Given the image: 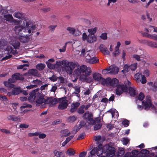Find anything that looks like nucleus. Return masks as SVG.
Here are the masks:
<instances>
[{
  "instance_id": "nucleus-1",
  "label": "nucleus",
  "mask_w": 157,
  "mask_h": 157,
  "mask_svg": "<svg viewBox=\"0 0 157 157\" xmlns=\"http://www.w3.org/2000/svg\"><path fill=\"white\" fill-rule=\"evenodd\" d=\"M124 84H119L117 86L116 89V94L117 95L120 96L123 92H127L128 91V88L131 83L128 80L124 81Z\"/></svg>"
},
{
  "instance_id": "nucleus-2",
  "label": "nucleus",
  "mask_w": 157,
  "mask_h": 157,
  "mask_svg": "<svg viewBox=\"0 0 157 157\" xmlns=\"http://www.w3.org/2000/svg\"><path fill=\"white\" fill-rule=\"evenodd\" d=\"M20 34L19 38L21 42L26 43L29 40V36L31 34L32 30H19Z\"/></svg>"
},
{
  "instance_id": "nucleus-3",
  "label": "nucleus",
  "mask_w": 157,
  "mask_h": 157,
  "mask_svg": "<svg viewBox=\"0 0 157 157\" xmlns=\"http://www.w3.org/2000/svg\"><path fill=\"white\" fill-rule=\"evenodd\" d=\"M40 29L43 28L42 27H40V25H38L35 23L33 22L28 18L24 19V25L23 29Z\"/></svg>"
},
{
  "instance_id": "nucleus-4",
  "label": "nucleus",
  "mask_w": 157,
  "mask_h": 157,
  "mask_svg": "<svg viewBox=\"0 0 157 157\" xmlns=\"http://www.w3.org/2000/svg\"><path fill=\"white\" fill-rule=\"evenodd\" d=\"M142 103L144 109L145 110H148L150 108L153 109H155V107L152 104L151 98L149 96H146L145 100L143 101Z\"/></svg>"
},
{
  "instance_id": "nucleus-5",
  "label": "nucleus",
  "mask_w": 157,
  "mask_h": 157,
  "mask_svg": "<svg viewBox=\"0 0 157 157\" xmlns=\"http://www.w3.org/2000/svg\"><path fill=\"white\" fill-rule=\"evenodd\" d=\"M145 30V32L142 31L140 32L144 36L157 40V34L153 33H157V30H153L152 32H151V30L150 31L149 30Z\"/></svg>"
},
{
  "instance_id": "nucleus-6",
  "label": "nucleus",
  "mask_w": 157,
  "mask_h": 157,
  "mask_svg": "<svg viewBox=\"0 0 157 157\" xmlns=\"http://www.w3.org/2000/svg\"><path fill=\"white\" fill-rule=\"evenodd\" d=\"M58 101H59L58 108L60 110H63L66 109L68 106V101L66 99V97H64L58 98Z\"/></svg>"
},
{
  "instance_id": "nucleus-7",
  "label": "nucleus",
  "mask_w": 157,
  "mask_h": 157,
  "mask_svg": "<svg viewBox=\"0 0 157 157\" xmlns=\"http://www.w3.org/2000/svg\"><path fill=\"white\" fill-rule=\"evenodd\" d=\"M65 69L66 72L70 75L72 73L73 70L75 67V65L72 62H66L64 63Z\"/></svg>"
},
{
  "instance_id": "nucleus-8",
  "label": "nucleus",
  "mask_w": 157,
  "mask_h": 157,
  "mask_svg": "<svg viewBox=\"0 0 157 157\" xmlns=\"http://www.w3.org/2000/svg\"><path fill=\"white\" fill-rule=\"evenodd\" d=\"M105 84L108 85L113 87H116L119 84L118 80L116 78H113L111 79L110 78H107L104 80Z\"/></svg>"
},
{
  "instance_id": "nucleus-9",
  "label": "nucleus",
  "mask_w": 157,
  "mask_h": 157,
  "mask_svg": "<svg viewBox=\"0 0 157 157\" xmlns=\"http://www.w3.org/2000/svg\"><path fill=\"white\" fill-rule=\"evenodd\" d=\"M103 148L106 149L105 152L106 153L108 156L111 157L115 154V149L114 147L107 145H105Z\"/></svg>"
},
{
  "instance_id": "nucleus-10",
  "label": "nucleus",
  "mask_w": 157,
  "mask_h": 157,
  "mask_svg": "<svg viewBox=\"0 0 157 157\" xmlns=\"http://www.w3.org/2000/svg\"><path fill=\"white\" fill-rule=\"evenodd\" d=\"M93 115L91 113L86 112L83 114L82 117L86 122L89 124L94 122V119L93 118Z\"/></svg>"
},
{
  "instance_id": "nucleus-11",
  "label": "nucleus",
  "mask_w": 157,
  "mask_h": 157,
  "mask_svg": "<svg viewBox=\"0 0 157 157\" xmlns=\"http://www.w3.org/2000/svg\"><path fill=\"white\" fill-rule=\"evenodd\" d=\"M13 25H15V28L16 29L20 28L22 29H23L24 25V19L23 20H18L14 19L12 23Z\"/></svg>"
},
{
  "instance_id": "nucleus-12",
  "label": "nucleus",
  "mask_w": 157,
  "mask_h": 157,
  "mask_svg": "<svg viewBox=\"0 0 157 157\" xmlns=\"http://www.w3.org/2000/svg\"><path fill=\"white\" fill-rule=\"evenodd\" d=\"M90 33L88 36L87 42L90 43H92L96 41V37L94 34L96 32V30H88Z\"/></svg>"
},
{
  "instance_id": "nucleus-13",
  "label": "nucleus",
  "mask_w": 157,
  "mask_h": 157,
  "mask_svg": "<svg viewBox=\"0 0 157 157\" xmlns=\"http://www.w3.org/2000/svg\"><path fill=\"white\" fill-rule=\"evenodd\" d=\"M102 145H100L98 146V147L99 148L98 149L97 147H94L93 149L90 152V154L92 156L95 155V154L98 156H100L101 155L103 152V149L101 147H100V146H101Z\"/></svg>"
},
{
  "instance_id": "nucleus-14",
  "label": "nucleus",
  "mask_w": 157,
  "mask_h": 157,
  "mask_svg": "<svg viewBox=\"0 0 157 157\" xmlns=\"http://www.w3.org/2000/svg\"><path fill=\"white\" fill-rule=\"evenodd\" d=\"M79 69L81 73L87 74V75H90L91 70L90 67H87L86 65H83L80 66Z\"/></svg>"
},
{
  "instance_id": "nucleus-15",
  "label": "nucleus",
  "mask_w": 157,
  "mask_h": 157,
  "mask_svg": "<svg viewBox=\"0 0 157 157\" xmlns=\"http://www.w3.org/2000/svg\"><path fill=\"white\" fill-rule=\"evenodd\" d=\"M44 100L45 99L41 94L37 92L35 96L34 101L37 104H41L44 102Z\"/></svg>"
},
{
  "instance_id": "nucleus-16",
  "label": "nucleus",
  "mask_w": 157,
  "mask_h": 157,
  "mask_svg": "<svg viewBox=\"0 0 157 157\" xmlns=\"http://www.w3.org/2000/svg\"><path fill=\"white\" fill-rule=\"evenodd\" d=\"M93 78L95 80L100 82L102 84H105V82H104V80H105V79L102 77V75L101 74L98 73H95L93 75Z\"/></svg>"
},
{
  "instance_id": "nucleus-17",
  "label": "nucleus",
  "mask_w": 157,
  "mask_h": 157,
  "mask_svg": "<svg viewBox=\"0 0 157 157\" xmlns=\"http://www.w3.org/2000/svg\"><path fill=\"white\" fill-rule=\"evenodd\" d=\"M38 89H36L33 90L29 94V96L27 99L29 101H33L35 99V96L38 91Z\"/></svg>"
},
{
  "instance_id": "nucleus-18",
  "label": "nucleus",
  "mask_w": 157,
  "mask_h": 157,
  "mask_svg": "<svg viewBox=\"0 0 157 157\" xmlns=\"http://www.w3.org/2000/svg\"><path fill=\"white\" fill-rule=\"evenodd\" d=\"M90 58H86V61L87 63L91 64L95 63H98L99 61V59L96 57H91L89 56Z\"/></svg>"
},
{
  "instance_id": "nucleus-19",
  "label": "nucleus",
  "mask_w": 157,
  "mask_h": 157,
  "mask_svg": "<svg viewBox=\"0 0 157 157\" xmlns=\"http://www.w3.org/2000/svg\"><path fill=\"white\" fill-rule=\"evenodd\" d=\"M100 50L104 54L109 55V52L107 49V48L103 44H101L99 47Z\"/></svg>"
},
{
  "instance_id": "nucleus-20",
  "label": "nucleus",
  "mask_w": 157,
  "mask_h": 157,
  "mask_svg": "<svg viewBox=\"0 0 157 157\" xmlns=\"http://www.w3.org/2000/svg\"><path fill=\"white\" fill-rule=\"evenodd\" d=\"M4 17L5 18V20L11 23L13 21V20L14 19L12 15L10 14L4 15Z\"/></svg>"
},
{
  "instance_id": "nucleus-21",
  "label": "nucleus",
  "mask_w": 157,
  "mask_h": 157,
  "mask_svg": "<svg viewBox=\"0 0 157 157\" xmlns=\"http://www.w3.org/2000/svg\"><path fill=\"white\" fill-rule=\"evenodd\" d=\"M14 48L12 46H8L6 48V50L8 52V53L15 55L17 54V51L16 50H14Z\"/></svg>"
},
{
  "instance_id": "nucleus-22",
  "label": "nucleus",
  "mask_w": 157,
  "mask_h": 157,
  "mask_svg": "<svg viewBox=\"0 0 157 157\" xmlns=\"http://www.w3.org/2000/svg\"><path fill=\"white\" fill-rule=\"evenodd\" d=\"M144 41L148 46L157 48V44L156 43L147 40H144Z\"/></svg>"
},
{
  "instance_id": "nucleus-23",
  "label": "nucleus",
  "mask_w": 157,
  "mask_h": 157,
  "mask_svg": "<svg viewBox=\"0 0 157 157\" xmlns=\"http://www.w3.org/2000/svg\"><path fill=\"white\" fill-rule=\"evenodd\" d=\"M69 33L74 36H79L81 34L79 30H68Z\"/></svg>"
},
{
  "instance_id": "nucleus-24",
  "label": "nucleus",
  "mask_w": 157,
  "mask_h": 157,
  "mask_svg": "<svg viewBox=\"0 0 157 157\" xmlns=\"http://www.w3.org/2000/svg\"><path fill=\"white\" fill-rule=\"evenodd\" d=\"M9 120H11L14 121H18L20 120V118L17 117H16L14 115H10L8 117Z\"/></svg>"
},
{
  "instance_id": "nucleus-25",
  "label": "nucleus",
  "mask_w": 157,
  "mask_h": 157,
  "mask_svg": "<svg viewBox=\"0 0 157 157\" xmlns=\"http://www.w3.org/2000/svg\"><path fill=\"white\" fill-rule=\"evenodd\" d=\"M149 84L152 86L151 89L153 91L156 92L157 91V82H154L153 84L152 82H150Z\"/></svg>"
},
{
  "instance_id": "nucleus-26",
  "label": "nucleus",
  "mask_w": 157,
  "mask_h": 157,
  "mask_svg": "<svg viewBox=\"0 0 157 157\" xmlns=\"http://www.w3.org/2000/svg\"><path fill=\"white\" fill-rule=\"evenodd\" d=\"M128 90L129 91V93L131 96L134 97L136 95L135 90L133 88L130 86V85L129 86Z\"/></svg>"
},
{
  "instance_id": "nucleus-27",
  "label": "nucleus",
  "mask_w": 157,
  "mask_h": 157,
  "mask_svg": "<svg viewBox=\"0 0 157 157\" xmlns=\"http://www.w3.org/2000/svg\"><path fill=\"white\" fill-rule=\"evenodd\" d=\"M13 89L12 90L13 92L14 95H17L19 94L22 92V90L21 89L20 87H14L13 88Z\"/></svg>"
},
{
  "instance_id": "nucleus-28",
  "label": "nucleus",
  "mask_w": 157,
  "mask_h": 157,
  "mask_svg": "<svg viewBox=\"0 0 157 157\" xmlns=\"http://www.w3.org/2000/svg\"><path fill=\"white\" fill-rule=\"evenodd\" d=\"M53 153L55 155V156L57 157H64L65 156V154L62 152L58 151L56 150H55Z\"/></svg>"
},
{
  "instance_id": "nucleus-29",
  "label": "nucleus",
  "mask_w": 157,
  "mask_h": 157,
  "mask_svg": "<svg viewBox=\"0 0 157 157\" xmlns=\"http://www.w3.org/2000/svg\"><path fill=\"white\" fill-rule=\"evenodd\" d=\"M28 73L35 76H37L39 74L37 70L35 69H33L29 70Z\"/></svg>"
},
{
  "instance_id": "nucleus-30",
  "label": "nucleus",
  "mask_w": 157,
  "mask_h": 157,
  "mask_svg": "<svg viewBox=\"0 0 157 157\" xmlns=\"http://www.w3.org/2000/svg\"><path fill=\"white\" fill-rule=\"evenodd\" d=\"M110 68H111V71L109 72V73L114 74H117L118 73V69L117 67L111 66H110Z\"/></svg>"
},
{
  "instance_id": "nucleus-31",
  "label": "nucleus",
  "mask_w": 157,
  "mask_h": 157,
  "mask_svg": "<svg viewBox=\"0 0 157 157\" xmlns=\"http://www.w3.org/2000/svg\"><path fill=\"white\" fill-rule=\"evenodd\" d=\"M46 66L44 64L40 63L37 64L36 65V68L39 71H42L44 69Z\"/></svg>"
},
{
  "instance_id": "nucleus-32",
  "label": "nucleus",
  "mask_w": 157,
  "mask_h": 157,
  "mask_svg": "<svg viewBox=\"0 0 157 157\" xmlns=\"http://www.w3.org/2000/svg\"><path fill=\"white\" fill-rule=\"evenodd\" d=\"M142 74L139 73H137L135 75V78L136 79V81L137 82H140L141 81V78Z\"/></svg>"
},
{
  "instance_id": "nucleus-33",
  "label": "nucleus",
  "mask_w": 157,
  "mask_h": 157,
  "mask_svg": "<svg viewBox=\"0 0 157 157\" xmlns=\"http://www.w3.org/2000/svg\"><path fill=\"white\" fill-rule=\"evenodd\" d=\"M87 74H82L80 75V79L82 82H86L87 80V77L90 75H87Z\"/></svg>"
},
{
  "instance_id": "nucleus-34",
  "label": "nucleus",
  "mask_w": 157,
  "mask_h": 157,
  "mask_svg": "<svg viewBox=\"0 0 157 157\" xmlns=\"http://www.w3.org/2000/svg\"><path fill=\"white\" fill-rule=\"evenodd\" d=\"M14 17L18 19H21L23 17V14L22 13L19 12H16L13 13Z\"/></svg>"
},
{
  "instance_id": "nucleus-35",
  "label": "nucleus",
  "mask_w": 157,
  "mask_h": 157,
  "mask_svg": "<svg viewBox=\"0 0 157 157\" xmlns=\"http://www.w3.org/2000/svg\"><path fill=\"white\" fill-rule=\"evenodd\" d=\"M81 72L79 68H78L75 70L73 72V75H74L75 76H76L77 77V78L75 79V80H77V77L80 76L81 75Z\"/></svg>"
},
{
  "instance_id": "nucleus-36",
  "label": "nucleus",
  "mask_w": 157,
  "mask_h": 157,
  "mask_svg": "<svg viewBox=\"0 0 157 157\" xmlns=\"http://www.w3.org/2000/svg\"><path fill=\"white\" fill-rule=\"evenodd\" d=\"M20 44V43L18 41H15L12 44V47L15 49H18Z\"/></svg>"
},
{
  "instance_id": "nucleus-37",
  "label": "nucleus",
  "mask_w": 157,
  "mask_h": 157,
  "mask_svg": "<svg viewBox=\"0 0 157 157\" xmlns=\"http://www.w3.org/2000/svg\"><path fill=\"white\" fill-rule=\"evenodd\" d=\"M4 85L8 87L13 88L14 87V84L11 83L9 81H5L4 82Z\"/></svg>"
},
{
  "instance_id": "nucleus-38",
  "label": "nucleus",
  "mask_w": 157,
  "mask_h": 157,
  "mask_svg": "<svg viewBox=\"0 0 157 157\" xmlns=\"http://www.w3.org/2000/svg\"><path fill=\"white\" fill-rule=\"evenodd\" d=\"M132 156L131 157H137L138 155H140V151L137 150H133L132 151Z\"/></svg>"
},
{
  "instance_id": "nucleus-39",
  "label": "nucleus",
  "mask_w": 157,
  "mask_h": 157,
  "mask_svg": "<svg viewBox=\"0 0 157 157\" xmlns=\"http://www.w3.org/2000/svg\"><path fill=\"white\" fill-rule=\"evenodd\" d=\"M85 105H81L77 110V112L79 114H83L84 112V109Z\"/></svg>"
},
{
  "instance_id": "nucleus-40",
  "label": "nucleus",
  "mask_w": 157,
  "mask_h": 157,
  "mask_svg": "<svg viewBox=\"0 0 157 157\" xmlns=\"http://www.w3.org/2000/svg\"><path fill=\"white\" fill-rule=\"evenodd\" d=\"M46 64L48 67L50 69H53L56 67V64H54L49 62V61H46Z\"/></svg>"
},
{
  "instance_id": "nucleus-41",
  "label": "nucleus",
  "mask_w": 157,
  "mask_h": 157,
  "mask_svg": "<svg viewBox=\"0 0 157 157\" xmlns=\"http://www.w3.org/2000/svg\"><path fill=\"white\" fill-rule=\"evenodd\" d=\"M60 132L62 134H64L63 136L65 137L69 136L70 134V132L67 129L62 130Z\"/></svg>"
},
{
  "instance_id": "nucleus-42",
  "label": "nucleus",
  "mask_w": 157,
  "mask_h": 157,
  "mask_svg": "<svg viewBox=\"0 0 157 157\" xmlns=\"http://www.w3.org/2000/svg\"><path fill=\"white\" fill-rule=\"evenodd\" d=\"M77 119V117L75 116H70L67 118V121L69 122H73L75 121Z\"/></svg>"
},
{
  "instance_id": "nucleus-43",
  "label": "nucleus",
  "mask_w": 157,
  "mask_h": 157,
  "mask_svg": "<svg viewBox=\"0 0 157 157\" xmlns=\"http://www.w3.org/2000/svg\"><path fill=\"white\" fill-rule=\"evenodd\" d=\"M94 125V130H97L100 129L102 125L101 123H97Z\"/></svg>"
},
{
  "instance_id": "nucleus-44",
  "label": "nucleus",
  "mask_w": 157,
  "mask_h": 157,
  "mask_svg": "<svg viewBox=\"0 0 157 157\" xmlns=\"http://www.w3.org/2000/svg\"><path fill=\"white\" fill-rule=\"evenodd\" d=\"M137 63H134L130 65V69L132 71H135L137 67Z\"/></svg>"
},
{
  "instance_id": "nucleus-45",
  "label": "nucleus",
  "mask_w": 157,
  "mask_h": 157,
  "mask_svg": "<svg viewBox=\"0 0 157 157\" xmlns=\"http://www.w3.org/2000/svg\"><path fill=\"white\" fill-rule=\"evenodd\" d=\"M50 102L52 104L54 105L56 104L58 102V101L56 98H50Z\"/></svg>"
},
{
  "instance_id": "nucleus-46",
  "label": "nucleus",
  "mask_w": 157,
  "mask_h": 157,
  "mask_svg": "<svg viewBox=\"0 0 157 157\" xmlns=\"http://www.w3.org/2000/svg\"><path fill=\"white\" fill-rule=\"evenodd\" d=\"M94 122L91 123V124L93 125L97 123H101V118L100 117H97L94 120Z\"/></svg>"
},
{
  "instance_id": "nucleus-47",
  "label": "nucleus",
  "mask_w": 157,
  "mask_h": 157,
  "mask_svg": "<svg viewBox=\"0 0 157 157\" xmlns=\"http://www.w3.org/2000/svg\"><path fill=\"white\" fill-rule=\"evenodd\" d=\"M19 74L15 73L12 76V78H13L16 81V80H20V77L19 76Z\"/></svg>"
},
{
  "instance_id": "nucleus-48",
  "label": "nucleus",
  "mask_w": 157,
  "mask_h": 157,
  "mask_svg": "<svg viewBox=\"0 0 157 157\" xmlns=\"http://www.w3.org/2000/svg\"><path fill=\"white\" fill-rule=\"evenodd\" d=\"M132 58L135 59V60L138 61H140L141 60L140 56L137 54H134L132 56Z\"/></svg>"
},
{
  "instance_id": "nucleus-49",
  "label": "nucleus",
  "mask_w": 157,
  "mask_h": 157,
  "mask_svg": "<svg viewBox=\"0 0 157 157\" xmlns=\"http://www.w3.org/2000/svg\"><path fill=\"white\" fill-rule=\"evenodd\" d=\"M67 153L68 154L69 156L74 155L75 153V151L73 149H68L67 151Z\"/></svg>"
},
{
  "instance_id": "nucleus-50",
  "label": "nucleus",
  "mask_w": 157,
  "mask_h": 157,
  "mask_svg": "<svg viewBox=\"0 0 157 157\" xmlns=\"http://www.w3.org/2000/svg\"><path fill=\"white\" fill-rule=\"evenodd\" d=\"M146 16L148 20L149 21H151L152 20V17L153 16V14L152 13L151 14L147 12Z\"/></svg>"
},
{
  "instance_id": "nucleus-51",
  "label": "nucleus",
  "mask_w": 157,
  "mask_h": 157,
  "mask_svg": "<svg viewBox=\"0 0 157 157\" xmlns=\"http://www.w3.org/2000/svg\"><path fill=\"white\" fill-rule=\"evenodd\" d=\"M100 37L102 40H106L107 38V33H102L100 36Z\"/></svg>"
},
{
  "instance_id": "nucleus-52",
  "label": "nucleus",
  "mask_w": 157,
  "mask_h": 157,
  "mask_svg": "<svg viewBox=\"0 0 157 157\" xmlns=\"http://www.w3.org/2000/svg\"><path fill=\"white\" fill-rule=\"evenodd\" d=\"M130 66H128L127 64H125L124 66V69L122 71V72H123L124 71L125 72H128L129 70Z\"/></svg>"
},
{
  "instance_id": "nucleus-53",
  "label": "nucleus",
  "mask_w": 157,
  "mask_h": 157,
  "mask_svg": "<svg viewBox=\"0 0 157 157\" xmlns=\"http://www.w3.org/2000/svg\"><path fill=\"white\" fill-rule=\"evenodd\" d=\"M144 94L142 92H140L138 96V99L139 100L142 101L144 99Z\"/></svg>"
},
{
  "instance_id": "nucleus-54",
  "label": "nucleus",
  "mask_w": 157,
  "mask_h": 157,
  "mask_svg": "<svg viewBox=\"0 0 157 157\" xmlns=\"http://www.w3.org/2000/svg\"><path fill=\"white\" fill-rule=\"evenodd\" d=\"M140 153L142 155H148L149 154V151L146 149H143L140 151Z\"/></svg>"
},
{
  "instance_id": "nucleus-55",
  "label": "nucleus",
  "mask_w": 157,
  "mask_h": 157,
  "mask_svg": "<svg viewBox=\"0 0 157 157\" xmlns=\"http://www.w3.org/2000/svg\"><path fill=\"white\" fill-rule=\"evenodd\" d=\"M122 124L124 127H127L129 124V121L127 120H124L123 121Z\"/></svg>"
},
{
  "instance_id": "nucleus-56",
  "label": "nucleus",
  "mask_w": 157,
  "mask_h": 157,
  "mask_svg": "<svg viewBox=\"0 0 157 157\" xmlns=\"http://www.w3.org/2000/svg\"><path fill=\"white\" fill-rule=\"evenodd\" d=\"M69 43V42H66L65 43V45H64V46L63 47L62 49H59V51L60 52H63L65 51L66 50V49L67 45V44Z\"/></svg>"
},
{
  "instance_id": "nucleus-57",
  "label": "nucleus",
  "mask_w": 157,
  "mask_h": 157,
  "mask_svg": "<svg viewBox=\"0 0 157 157\" xmlns=\"http://www.w3.org/2000/svg\"><path fill=\"white\" fill-rule=\"evenodd\" d=\"M75 92L74 93L76 94H78L79 95V93L80 92V87L78 86H75Z\"/></svg>"
},
{
  "instance_id": "nucleus-58",
  "label": "nucleus",
  "mask_w": 157,
  "mask_h": 157,
  "mask_svg": "<svg viewBox=\"0 0 157 157\" xmlns=\"http://www.w3.org/2000/svg\"><path fill=\"white\" fill-rule=\"evenodd\" d=\"M123 144L126 145L129 142V140L127 138H124L122 141Z\"/></svg>"
},
{
  "instance_id": "nucleus-59",
  "label": "nucleus",
  "mask_w": 157,
  "mask_h": 157,
  "mask_svg": "<svg viewBox=\"0 0 157 157\" xmlns=\"http://www.w3.org/2000/svg\"><path fill=\"white\" fill-rule=\"evenodd\" d=\"M125 153L124 150L123 149H121L118 152V155L119 156H121L123 155Z\"/></svg>"
},
{
  "instance_id": "nucleus-60",
  "label": "nucleus",
  "mask_w": 157,
  "mask_h": 157,
  "mask_svg": "<svg viewBox=\"0 0 157 157\" xmlns=\"http://www.w3.org/2000/svg\"><path fill=\"white\" fill-rule=\"evenodd\" d=\"M141 79V82L142 83L144 84L146 82L147 80L146 79V78L144 75H142Z\"/></svg>"
},
{
  "instance_id": "nucleus-61",
  "label": "nucleus",
  "mask_w": 157,
  "mask_h": 157,
  "mask_svg": "<svg viewBox=\"0 0 157 157\" xmlns=\"http://www.w3.org/2000/svg\"><path fill=\"white\" fill-rule=\"evenodd\" d=\"M0 131H1L2 132L5 133L6 134H10V132L6 129H0Z\"/></svg>"
},
{
  "instance_id": "nucleus-62",
  "label": "nucleus",
  "mask_w": 157,
  "mask_h": 157,
  "mask_svg": "<svg viewBox=\"0 0 157 157\" xmlns=\"http://www.w3.org/2000/svg\"><path fill=\"white\" fill-rule=\"evenodd\" d=\"M49 79L52 81L55 82L56 81L57 79V77L53 75L52 77L49 78Z\"/></svg>"
},
{
  "instance_id": "nucleus-63",
  "label": "nucleus",
  "mask_w": 157,
  "mask_h": 157,
  "mask_svg": "<svg viewBox=\"0 0 157 157\" xmlns=\"http://www.w3.org/2000/svg\"><path fill=\"white\" fill-rule=\"evenodd\" d=\"M33 83L36 84V85H41L42 84V81L36 79L33 81Z\"/></svg>"
},
{
  "instance_id": "nucleus-64",
  "label": "nucleus",
  "mask_w": 157,
  "mask_h": 157,
  "mask_svg": "<svg viewBox=\"0 0 157 157\" xmlns=\"http://www.w3.org/2000/svg\"><path fill=\"white\" fill-rule=\"evenodd\" d=\"M77 109L73 106L72 105H71V108L70 109V112L71 113H74L76 111Z\"/></svg>"
}]
</instances>
